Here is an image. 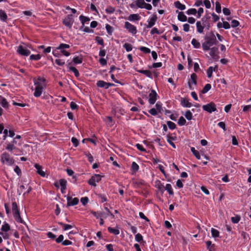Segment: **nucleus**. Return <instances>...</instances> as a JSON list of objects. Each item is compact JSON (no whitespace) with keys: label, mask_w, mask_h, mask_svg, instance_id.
Instances as JSON below:
<instances>
[{"label":"nucleus","mask_w":251,"mask_h":251,"mask_svg":"<svg viewBox=\"0 0 251 251\" xmlns=\"http://www.w3.org/2000/svg\"><path fill=\"white\" fill-rule=\"evenodd\" d=\"M70 45L68 44L61 43L58 47L56 48V50H60L61 52L64 56L68 57L70 56V53L66 50V49L70 48Z\"/></svg>","instance_id":"nucleus-5"},{"label":"nucleus","mask_w":251,"mask_h":251,"mask_svg":"<svg viewBox=\"0 0 251 251\" xmlns=\"http://www.w3.org/2000/svg\"><path fill=\"white\" fill-rule=\"evenodd\" d=\"M60 186L61 187L60 190L62 194H64L66 192L67 181L64 179H61L59 180Z\"/></svg>","instance_id":"nucleus-18"},{"label":"nucleus","mask_w":251,"mask_h":251,"mask_svg":"<svg viewBox=\"0 0 251 251\" xmlns=\"http://www.w3.org/2000/svg\"><path fill=\"white\" fill-rule=\"evenodd\" d=\"M167 124L169 128L171 130L175 129L176 128V125L173 122L168 121Z\"/></svg>","instance_id":"nucleus-49"},{"label":"nucleus","mask_w":251,"mask_h":251,"mask_svg":"<svg viewBox=\"0 0 251 251\" xmlns=\"http://www.w3.org/2000/svg\"><path fill=\"white\" fill-rule=\"evenodd\" d=\"M197 83V75L196 74L193 73L191 75L190 79L188 81L189 88L190 90H193L194 87L193 85H196Z\"/></svg>","instance_id":"nucleus-9"},{"label":"nucleus","mask_w":251,"mask_h":251,"mask_svg":"<svg viewBox=\"0 0 251 251\" xmlns=\"http://www.w3.org/2000/svg\"><path fill=\"white\" fill-rule=\"evenodd\" d=\"M71 141L75 147H76L78 145L79 141L76 138L72 137L71 139Z\"/></svg>","instance_id":"nucleus-63"},{"label":"nucleus","mask_w":251,"mask_h":251,"mask_svg":"<svg viewBox=\"0 0 251 251\" xmlns=\"http://www.w3.org/2000/svg\"><path fill=\"white\" fill-rule=\"evenodd\" d=\"M80 29L81 30H82V31H83L84 32H86V33H93L94 32V30L93 29H90L88 26H84V27H82V29L80 28Z\"/></svg>","instance_id":"nucleus-56"},{"label":"nucleus","mask_w":251,"mask_h":251,"mask_svg":"<svg viewBox=\"0 0 251 251\" xmlns=\"http://www.w3.org/2000/svg\"><path fill=\"white\" fill-rule=\"evenodd\" d=\"M14 172L18 176H20L22 174L21 170L18 166H16L14 169Z\"/></svg>","instance_id":"nucleus-64"},{"label":"nucleus","mask_w":251,"mask_h":251,"mask_svg":"<svg viewBox=\"0 0 251 251\" xmlns=\"http://www.w3.org/2000/svg\"><path fill=\"white\" fill-rule=\"evenodd\" d=\"M58 224L62 226V227H63V229L64 231L72 229L75 226L74 225L64 224L62 222H58Z\"/></svg>","instance_id":"nucleus-22"},{"label":"nucleus","mask_w":251,"mask_h":251,"mask_svg":"<svg viewBox=\"0 0 251 251\" xmlns=\"http://www.w3.org/2000/svg\"><path fill=\"white\" fill-rule=\"evenodd\" d=\"M215 10L217 13H220L221 12V6L220 3L217 1L215 3Z\"/></svg>","instance_id":"nucleus-57"},{"label":"nucleus","mask_w":251,"mask_h":251,"mask_svg":"<svg viewBox=\"0 0 251 251\" xmlns=\"http://www.w3.org/2000/svg\"><path fill=\"white\" fill-rule=\"evenodd\" d=\"M218 69V67L215 66L214 68L212 66H210L208 68L207 70V77L210 78L212 75V73L213 71H216Z\"/></svg>","instance_id":"nucleus-21"},{"label":"nucleus","mask_w":251,"mask_h":251,"mask_svg":"<svg viewBox=\"0 0 251 251\" xmlns=\"http://www.w3.org/2000/svg\"><path fill=\"white\" fill-rule=\"evenodd\" d=\"M165 190L167 191L170 195H174V191L172 185L170 184H167L165 187Z\"/></svg>","instance_id":"nucleus-33"},{"label":"nucleus","mask_w":251,"mask_h":251,"mask_svg":"<svg viewBox=\"0 0 251 251\" xmlns=\"http://www.w3.org/2000/svg\"><path fill=\"white\" fill-rule=\"evenodd\" d=\"M157 19L156 15H153L152 16L150 17L147 21L148 25L146 27L148 28L152 27L155 24Z\"/></svg>","instance_id":"nucleus-12"},{"label":"nucleus","mask_w":251,"mask_h":251,"mask_svg":"<svg viewBox=\"0 0 251 251\" xmlns=\"http://www.w3.org/2000/svg\"><path fill=\"white\" fill-rule=\"evenodd\" d=\"M84 154L87 157L88 161L90 163H92L94 161L93 157L90 152H85Z\"/></svg>","instance_id":"nucleus-58"},{"label":"nucleus","mask_w":251,"mask_h":251,"mask_svg":"<svg viewBox=\"0 0 251 251\" xmlns=\"http://www.w3.org/2000/svg\"><path fill=\"white\" fill-rule=\"evenodd\" d=\"M158 97V95L154 90H151V93L149 94V102L150 104H154Z\"/></svg>","instance_id":"nucleus-10"},{"label":"nucleus","mask_w":251,"mask_h":251,"mask_svg":"<svg viewBox=\"0 0 251 251\" xmlns=\"http://www.w3.org/2000/svg\"><path fill=\"white\" fill-rule=\"evenodd\" d=\"M231 220L233 223L237 224L240 220V217L238 215H236L234 217H232Z\"/></svg>","instance_id":"nucleus-54"},{"label":"nucleus","mask_w":251,"mask_h":251,"mask_svg":"<svg viewBox=\"0 0 251 251\" xmlns=\"http://www.w3.org/2000/svg\"><path fill=\"white\" fill-rule=\"evenodd\" d=\"M82 57L81 56H76L73 58V62L75 64H81L82 62Z\"/></svg>","instance_id":"nucleus-31"},{"label":"nucleus","mask_w":251,"mask_h":251,"mask_svg":"<svg viewBox=\"0 0 251 251\" xmlns=\"http://www.w3.org/2000/svg\"><path fill=\"white\" fill-rule=\"evenodd\" d=\"M185 117L188 120L190 121L193 118V114L192 112L189 110H188L186 111L185 114H184Z\"/></svg>","instance_id":"nucleus-37"},{"label":"nucleus","mask_w":251,"mask_h":251,"mask_svg":"<svg viewBox=\"0 0 251 251\" xmlns=\"http://www.w3.org/2000/svg\"><path fill=\"white\" fill-rule=\"evenodd\" d=\"M16 149L15 146L10 142L6 143L5 149L10 152H12L13 150Z\"/></svg>","instance_id":"nucleus-30"},{"label":"nucleus","mask_w":251,"mask_h":251,"mask_svg":"<svg viewBox=\"0 0 251 251\" xmlns=\"http://www.w3.org/2000/svg\"><path fill=\"white\" fill-rule=\"evenodd\" d=\"M139 169V165L135 162H133L131 164V170L134 173H136L138 171Z\"/></svg>","instance_id":"nucleus-40"},{"label":"nucleus","mask_w":251,"mask_h":251,"mask_svg":"<svg viewBox=\"0 0 251 251\" xmlns=\"http://www.w3.org/2000/svg\"><path fill=\"white\" fill-rule=\"evenodd\" d=\"M162 103L159 101H158L155 104L156 110H157L159 113L161 112V111L162 110Z\"/></svg>","instance_id":"nucleus-55"},{"label":"nucleus","mask_w":251,"mask_h":251,"mask_svg":"<svg viewBox=\"0 0 251 251\" xmlns=\"http://www.w3.org/2000/svg\"><path fill=\"white\" fill-rule=\"evenodd\" d=\"M135 240L136 242L141 243L143 241V237L140 233H137L135 235Z\"/></svg>","instance_id":"nucleus-39"},{"label":"nucleus","mask_w":251,"mask_h":251,"mask_svg":"<svg viewBox=\"0 0 251 251\" xmlns=\"http://www.w3.org/2000/svg\"><path fill=\"white\" fill-rule=\"evenodd\" d=\"M16 51L19 54L23 56H27L30 53V50H28L26 47L23 45L19 46L17 47Z\"/></svg>","instance_id":"nucleus-8"},{"label":"nucleus","mask_w":251,"mask_h":251,"mask_svg":"<svg viewBox=\"0 0 251 251\" xmlns=\"http://www.w3.org/2000/svg\"><path fill=\"white\" fill-rule=\"evenodd\" d=\"M191 44L195 49H199L201 47L200 43L196 39H193L191 41Z\"/></svg>","instance_id":"nucleus-35"},{"label":"nucleus","mask_w":251,"mask_h":251,"mask_svg":"<svg viewBox=\"0 0 251 251\" xmlns=\"http://www.w3.org/2000/svg\"><path fill=\"white\" fill-rule=\"evenodd\" d=\"M140 19L141 17L138 14H130L127 18L128 20L130 22L138 21Z\"/></svg>","instance_id":"nucleus-19"},{"label":"nucleus","mask_w":251,"mask_h":251,"mask_svg":"<svg viewBox=\"0 0 251 251\" xmlns=\"http://www.w3.org/2000/svg\"><path fill=\"white\" fill-rule=\"evenodd\" d=\"M0 161L2 164L8 166H12L15 163L13 158L7 152H4L1 154Z\"/></svg>","instance_id":"nucleus-2"},{"label":"nucleus","mask_w":251,"mask_h":251,"mask_svg":"<svg viewBox=\"0 0 251 251\" xmlns=\"http://www.w3.org/2000/svg\"><path fill=\"white\" fill-rule=\"evenodd\" d=\"M139 49L142 52L145 53H149L151 52V50L146 47H140Z\"/></svg>","instance_id":"nucleus-50"},{"label":"nucleus","mask_w":251,"mask_h":251,"mask_svg":"<svg viewBox=\"0 0 251 251\" xmlns=\"http://www.w3.org/2000/svg\"><path fill=\"white\" fill-rule=\"evenodd\" d=\"M97 85L100 88L108 89L110 87L113 86L114 84L113 83L106 82L103 80H99L97 82Z\"/></svg>","instance_id":"nucleus-14"},{"label":"nucleus","mask_w":251,"mask_h":251,"mask_svg":"<svg viewBox=\"0 0 251 251\" xmlns=\"http://www.w3.org/2000/svg\"><path fill=\"white\" fill-rule=\"evenodd\" d=\"M74 20L72 15H68L63 20V24L69 29H71Z\"/></svg>","instance_id":"nucleus-4"},{"label":"nucleus","mask_w":251,"mask_h":251,"mask_svg":"<svg viewBox=\"0 0 251 251\" xmlns=\"http://www.w3.org/2000/svg\"><path fill=\"white\" fill-rule=\"evenodd\" d=\"M205 39L210 45L213 46L216 43V36L213 32H211L209 36L205 37Z\"/></svg>","instance_id":"nucleus-15"},{"label":"nucleus","mask_w":251,"mask_h":251,"mask_svg":"<svg viewBox=\"0 0 251 251\" xmlns=\"http://www.w3.org/2000/svg\"><path fill=\"white\" fill-rule=\"evenodd\" d=\"M101 179V176L100 175H95L89 180L88 183L90 185L95 186L97 185V183H98Z\"/></svg>","instance_id":"nucleus-11"},{"label":"nucleus","mask_w":251,"mask_h":251,"mask_svg":"<svg viewBox=\"0 0 251 251\" xmlns=\"http://www.w3.org/2000/svg\"><path fill=\"white\" fill-rule=\"evenodd\" d=\"M107 230L109 232H110V233H112L115 235H118L120 234V230H119V228H118V227L113 228L111 227H108L107 228Z\"/></svg>","instance_id":"nucleus-24"},{"label":"nucleus","mask_w":251,"mask_h":251,"mask_svg":"<svg viewBox=\"0 0 251 251\" xmlns=\"http://www.w3.org/2000/svg\"><path fill=\"white\" fill-rule=\"evenodd\" d=\"M149 112L152 116H156L158 114V113H159L157 110H156L155 108H152L149 111Z\"/></svg>","instance_id":"nucleus-59"},{"label":"nucleus","mask_w":251,"mask_h":251,"mask_svg":"<svg viewBox=\"0 0 251 251\" xmlns=\"http://www.w3.org/2000/svg\"><path fill=\"white\" fill-rule=\"evenodd\" d=\"M115 11V9L114 7H112V6H108L106 9H105V12L107 14H113Z\"/></svg>","instance_id":"nucleus-46"},{"label":"nucleus","mask_w":251,"mask_h":251,"mask_svg":"<svg viewBox=\"0 0 251 251\" xmlns=\"http://www.w3.org/2000/svg\"><path fill=\"white\" fill-rule=\"evenodd\" d=\"M206 19L203 17L201 21L196 23L197 31L199 33H203L204 27L206 26Z\"/></svg>","instance_id":"nucleus-3"},{"label":"nucleus","mask_w":251,"mask_h":251,"mask_svg":"<svg viewBox=\"0 0 251 251\" xmlns=\"http://www.w3.org/2000/svg\"><path fill=\"white\" fill-rule=\"evenodd\" d=\"M55 62L58 66H63L65 64V61L63 60L60 59H56Z\"/></svg>","instance_id":"nucleus-61"},{"label":"nucleus","mask_w":251,"mask_h":251,"mask_svg":"<svg viewBox=\"0 0 251 251\" xmlns=\"http://www.w3.org/2000/svg\"><path fill=\"white\" fill-rule=\"evenodd\" d=\"M175 6L181 10H184L186 9V6L184 4H182L179 1H176L174 3Z\"/></svg>","instance_id":"nucleus-25"},{"label":"nucleus","mask_w":251,"mask_h":251,"mask_svg":"<svg viewBox=\"0 0 251 251\" xmlns=\"http://www.w3.org/2000/svg\"><path fill=\"white\" fill-rule=\"evenodd\" d=\"M203 110L211 113L217 110L216 105L214 102H210L202 106Z\"/></svg>","instance_id":"nucleus-7"},{"label":"nucleus","mask_w":251,"mask_h":251,"mask_svg":"<svg viewBox=\"0 0 251 251\" xmlns=\"http://www.w3.org/2000/svg\"><path fill=\"white\" fill-rule=\"evenodd\" d=\"M181 105L183 107L190 108L192 106V104L187 99H183L181 100Z\"/></svg>","instance_id":"nucleus-20"},{"label":"nucleus","mask_w":251,"mask_h":251,"mask_svg":"<svg viewBox=\"0 0 251 251\" xmlns=\"http://www.w3.org/2000/svg\"><path fill=\"white\" fill-rule=\"evenodd\" d=\"M67 201V206H75L78 204L79 202V200L77 198H72L70 196H68L66 197Z\"/></svg>","instance_id":"nucleus-13"},{"label":"nucleus","mask_w":251,"mask_h":251,"mask_svg":"<svg viewBox=\"0 0 251 251\" xmlns=\"http://www.w3.org/2000/svg\"><path fill=\"white\" fill-rule=\"evenodd\" d=\"M191 151L195 156L199 160L201 159V155L199 151L196 150L194 147L191 148Z\"/></svg>","instance_id":"nucleus-34"},{"label":"nucleus","mask_w":251,"mask_h":251,"mask_svg":"<svg viewBox=\"0 0 251 251\" xmlns=\"http://www.w3.org/2000/svg\"><path fill=\"white\" fill-rule=\"evenodd\" d=\"M231 24L232 27H236L239 25V22L237 20H233L231 22Z\"/></svg>","instance_id":"nucleus-62"},{"label":"nucleus","mask_w":251,"mask_h":251,"mask_svg":"<svg viewBox=\"0 0 251 251\" xmlns=\"http://www.w3.org/2000/svg\"><path fill=\"white\" fill-rule=\"evenodd\" d=\"M45 79L40 76L37 78H33V81L34 85L33 95L35 97L38 98L41 96L46 88Z\"/></svg>","instance_id":"nucleus-1"},{"label":"nucleus","mask_w":251,"mask_h":251,"mask_svg":"<svg viewBox=\"0 0 251 251\" xmlns=\"http://www.w3.org/2000/svg\"><path fill=\"white\" fill-rule=\"evenodd\" d=\"M7 19V15L4 11L0 10V20L3 22H5Z\"/></svg>","instance_id":"nucleus-27"},{"label":"nucleus","mask_w":251,"mask_h":251,"mask_svg":"<svg viewBox=\"0 0 251 251\" xmlns=\"http://www.w3.org/2000/svg\"><path fill=\"white\" fill-rule=\"evenodd\" d=\"M34 167L36 169L37 173L42 177L46 176V172L43 170V167L38 164H35Z\"/></svg>","instance_id":"nucleus-16"},{"label":"nucleus","mask_w":251,"mask_h":251,"mask_svg":"<svg viewBox=\"0 0 251 251\" xmlns=\"http://www.w3.org/2000/svg\"><path fill=\"white\" fill-rule=\"evenodd\" d=\"M124 26L125 28L128 31V32L131 34L132 35H135L137 32L136 27L128 22H126L125 23Z\"/></svg>","instance_id":"nucleus-6"},{"label":"nucleus","mask_w":251,"mask_h":251,"mask_svg":"<svg viewBox=\"0 0 251 251\" xmlns=\"http://www.w3.org/2000/svg\"><path fill=\"white\" fill-rule=\"evenodd\" d=\"M212 45H210L206 41L202 44V47L204 51H207L210 49V47Z\"/></svg>","instance_id":"nucleus-42"},{"label":"nucleus","mask_w":251,"mask_h":251,"mask_svg":"<svg viewBox=\"0 0 251 251\" xmlns=\"http://www.w3.org/2000/svg\"><path fill=\"white\" fill-rule=\"evenodd\" d=\"M0 104L5 108L8 107V103L6 100L1 96H0Z\"/></svg>","instance_id":"nucleus-26"},{"label":"nucleus","mask_w":251,"mask_h":251,"mask_svg":"<svg viewBox=\"0 0 251 251\" xmlns=\"http://www.w3.org/2000/svg\"><path fill=\"white\" fill-rule=\"evenodd\" d=\"M10 229L9 225L6 223H4L1 226V230L4 232H7Z\"/></svg>","instance_id":"nucleus-45"},{"label":"nucleus","mask_w":251,"mask_h":251,"mask_svg":"<svg viewBox=\"0 0 251 251\" xmlns=\"http://www.w3.org/2000/svg\"><path fill=\"white\" fill-rule=\"evenodd\" d=\"M69 70L74 73L76 77H78L79 76V72L75 67L71 66L69 67Z\"/></svg>","instance_id":"nucleus-48"},{"label":"nucleus","mask_w":251,"mask_h":251,"mask_svg":"<svg viewBox=\"0 0 251 251\" xmlns=\"http://www.w3.org/2000/svg\"><path fill=\"white\" fill-rule=\"evenodd\" d=\"M178 20L182 22H186L187 20L186 16L182 12H179L177 16Z\"/></svg>","instance_id":"nucleus-23"},{"label":"nucleus","mask_w":251,"mask_h":251,"mask_svg":"<svg viewBox=\"0 0 251 251\" xmlns=\"http://www.w3.org/2000/svg\"><path fill=\"white\" fill-rule=\"evenodd\" d=\"M105 28L107 33L109 35H111L112 34L114 28L112 26H111L110 25L106 24L105 25Z\"/></svg>","instance_id":"nucleus-41"},{"label":"nucleus","mask_w":251,"mask_h":251,"mask_svg":"<svg viewBox=\"0 0 251 251\" xmlns=\"http://www.w3.org/2000/svg\"><path fill=\"white\" fill-rule=\"evenodd\" d=\"M12 209L13 213L19 211L18 205L16 202H13L12 204Z\"/></svg>","instance_id":"nucleus-53"},{"label":"nucleus","mask_w":251,"mask_h":251,"mask_svg":"<svg viewBox=\"0 0 251 251\" xmlns=\"http://www.w3.org/2000/svg\"><path fill=\"white\" fill-rule=\"evenodd\" d=\"M209 50V55L211 56V57L214 58L215 56L216 53L217 52L218 50V48L216 47H213L211 48H210Z\"/></svg>","instance_id":"nucleus-36"},{"label":"nucleus","mask_w":251,"mask_h":251,"mask_svg":"<svg viewBox=\"0 0 251 251\" xmlns=\"http://www.w3.org/2000/svg\"><path fill=\"white\" fill-rule=\"evenodd\" d=\"M123 47L125 49L127 52H129L132 50V46L129 43H125L123 45Z\"/></svg>","instance_id":"nucleus-44"},{"label":"nucleus","mask_w":251,"mask_h":251,"mask_svg":"<svg viewBox=\"0 0 251 251\" xmlns=\"http://www.w3.org/2000/svg\"><path fill=\"white\" fill-rule=\"evenodd\" d=\"M145 3L144 0H137L136 1V5L140 8H143Z\"/></svg>","instance_id":"nucleus-43"},{"label":"nucleus","mask_w":251,"mask_h":251,"mask_svg":"<svg viewBox=\"0 0 251 251\" xmlns=\"http://www.w3.org/2000/svg\"><path fill=\"white\" fill-rule=\"evenodd\" d=\"M79 19L82 24V26L80 27V29H82V27H84L85 24H88V23L90 21V19L89 17L84 16L82 15L79 17Z\"/></svg>","instance_id":"nucleus-17"},{"label":"nucleus","mask_w":251,"mask_h":251,"mask_svg":"<svg viewBox=\"0 0 251 251\" xmlns=\"http://www.w3.org/2000/svg\"><path fill=\"white\" fill-rule=\"evenodd\" d=\"M177 124L179 126H183L186 125V121L183 116H181L178 120Z\"/></svg>","instance_id":"nucleus-38"},{"label":"nucleus","mask_w":251,"mask_h":251,"mask_svg":"<svg viewBox=\"0 0 251 251\" xmlns=\"http://www.w3.org/2000/svg\"><path fill=\"white\" fill-rule=\"evenodd\" d=\"M211 88V86L210 84H206L204 87H203V89L201 91V92L203 94L206 93L208 91H209Z\"/></svg>","instance_id":"nucleus-47"},{"label":"nucleus","mask_w":251,"mask_h":251,"mask_svg":"<svg viewBox=\"0 0 251 251\" xmlns=\"http://www.w3.org/2000/svg\"><path fill=\"white\" fill-rule=\"evenodd\" d=\"M197 11L195 8H190L189 9L187 12L186 13L188 15H196L197 14Z\"/></svg>","instance_id":"nucleus-52"},{"label":"nucleus","mask_w":251,"mask_h":251,"mask_svg":"<svg viewBox=\"0 0 251 251\" xmlns=\"http://www.w3.org/2000/svg\"><path fill=\"white\" fill-rule=\"evenodd\" d=\"M13 216L15 219V220L20 223H23V220H22V218L21 217L20 212L18 211L17 212H15L14 213H13Z\"/></svg>","instance_id":"nucleus-28"},{"label":"nucleus","mask_w":251,"mask_h":251,"mask_svg":"<svg viewBox=\"0 0 251 251\" xmlns=\"http://www.w3.org/2000/svg\"><path fill=\"white\" fill-rule=\"evenodd\" d=\"M89 201V199L87 197H82L80 199V201L83 205H85Z\"/></svg>","instance_id":"nucleus-60"},{"label":"nucleus","mask_w":251,"mask_h":251,"mask_svg":"<svg viewBox=\"0 0 251 251\" xmlns=\"http://www.w3.org/2000/svg\"><path fill=\"white\" fill-rule=\"evenodd\" d=\"M29 58L30 60H39L41 59V56L40 54H31Z\"/></svg>","instance_id":"nucleus-51"},{"label":"nucleus","mask_w":251,"mask_h":251,"mask_svg":"<svg viewBox=\"0 0 251 251\" xmlns=\"http://www.w3.org/2000/svg\"><path fill=\"white\" fill-rule=\"evenodd\" d=\"M138 72L145 75L146 76L149 78H152V74L149 70H138Z\"/></svg>","instance_id":"nucleus-29"},{"label":"nucleus","mask_w":251,"mask_h":251,"mask_svg":"<svg viewBox=\"0 0 251 251\" xmlns=\"http://www.w3.org/2000/svg\"><path fill=\"white\" fill-rule=\"evenodd\" d=\"M211 235L213 237L215 238L220 237V232L218 230L214 228H212L211 229Z\"/></svg>","instance_id":"nucleus-32"}]
</instances>
